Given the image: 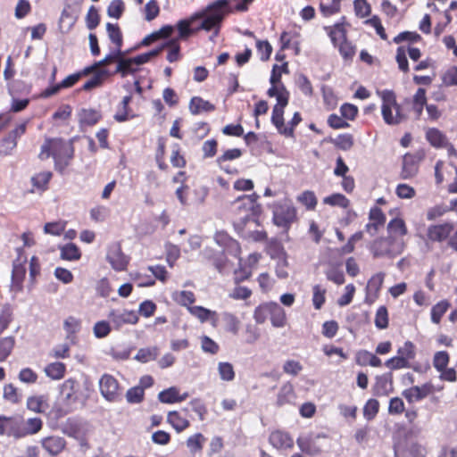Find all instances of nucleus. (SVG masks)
<instances>
[{"label":"nucleus","mask_w":457,"mask_h":457,"mask_svg":"<svg viewBox=\"0 0 457 457\" xmlns=\"http://www.w3.org/2000/svg\"><path fill=\"white\" fill-rule=\"evenodd\" d=\"M228 0H217L214 3L209 4L204 12L195 13L189 20L180 21L178 23L179 38H186L192 33L190 25L196 19H203V21L198 29L209 31L213 28L220 27V24L224 18V10L228 7Z\"/></svg>","instance_id":"obj_1"},{"label":"nucleus","mask_w":457,"mask_h":457,"mask_svg":"<svg viewBox=\"0 0 457 457\" xmlns=\"http://www.w3.org/2000/svg\"><path fill=\"white\" fill-rule=\"evenodd\" d=\"M72 155L73 148L70 142H65L62 139H52L42 145L39 157L46 159L49 156H53L55 168L59 171H62L68 166Z\"/></svg>","instance_id":"obj_2"},{"label":"nucleus","mask_w":457,"mask_h":457,"mask_svg":"<svg viewBox=\"0 0 457 457\" xmlns=\"http://www.w3.org/2000/svg\"><path fill=\"white\" fill-rule=\"evenodd\" d=\"M77 382L75 379L69 378L60 386V395L54 405V411L58 418L63 417L75 409L78 401Z\"/></svg>","instance_id":"obj_3"},{"label":"nucleus","mask_w":457,"mask_h":457,"mask_svg":"<svg viewBox=\"0 0 457 457\" xmlns=\"http://www.w3.org/2000/svg\"><path fill=\"white\" fill-rule=\"evenodd\" d=\"M377 94L382 100L381 113L387 125H398L405 120V115L402 112L395 94L392 90H378Z\"/></svg>","instance_id":"obj_4"},{"label":"nucleus","mask_w":457,"mask_h":457,"mask_svg":"<svg viewBox=\"0 0 457 457\" xmlns=\"http://www.w3.org/2000/svg\"><path fill=\"white\" fill-rule=\"evenodd\" d=\"M405 247L403 238L394 237H380L376 239L370 246L374 257L394 258L401 254Z\"/></svg>","instance_id":"obj_5"},{"label":"nucleus","mask_w":457,"mask_h":457,"mask_svg":"<svg viewBox=\"0 0 457 457\" xmlns=\"http://www.w3.org/2000/svg\"><path fill=\"white\" fill-rule=\"evenodd\" d=\"M27 256L24 254L23 250L21 248H18L17 257L12 263V281L10 285V291L13 297L23 290V281L27 271Z\"/></svg>","instance_id":"obj_6"},{"label":"nucleus","mask_w":457,"mask_h":457,"mask_svg":"<svg viewBox=\"0 0 457 457\" xmlns=\"http://www.w3.org/2000/svg\"><path fill=\"white\" fill-rule=\"evenodd\" d=\"M256 195L253 194L250 195H243L238 197L235 205L237 208V214L238 216V220L245 224L250 220H254L257 212L260 210V206L256 203Z\"/></svg>","instance_id":"obj_7"},{"label":"nucleus","mask_w":457,"mask_h":457,"mask_svg":"<svg viewBox=\"0 0 457 457\" xmlns=\"http://www.w3.org/2000/svg\"><path fill=\"white\" fill-rule=\"evenodd\" d=\"M295 220L296 210L291 203L285 201L275 204L273 221L276 226L287 230Z\"/></svg>","instance_id":"obj_8"},{"label":"nucleus","mask_w":457,"mask_h":457,"mask_svg":"<svg viewBox=\"0 0 457 457\" xmlns=\"http://www.w3.org/2000/svg\"><path fill=\"white\" fill-rule=\"evenodd\" d=\"M62 432L69 437L74 438L82 451L88 448L87 427L85 423L75 420H69L63 426Z\"/></svg>","instance_id":"obj_9"},{"label":"nucleus","mask_w":457,"mask_h":457,"mask_svg":"<svg viewBox=\"0 0 457 457\" xmlns=\"http://www.w3.org/2000/svg\"><path fill=\"white\" fill-rule=\"evenodd\" d=\"M287 95L283 93L278 96V104H277L272 110L271 121L277 128L278 131L286 136H293V128H287L284 123V108L287 105Z\"/></svg>","instance_id":"obj_10"},{"label":"nucleus","mask_w":457,"mask_h":457,"mask_svg":"<svg viewBox=\"0 0 457 457\" xmlns=\"http://www.w3.org/2000/svg\"><path fill=\"white\" fill-rule=\"evenodd\" d=\"M425 151L418 150L414 154H406L403 157L401 176L404 179L413 178L419 171L420 162L425 158Z\"/></svg>","instance_id":"obj_11"},{"label":"nucleus","mask_w":457,"mask_h":457,"mask_svg":"<svg viewBox=\"0 0 457 457\" xmlns=\"http://www.w3.org/2000/svg\"><path fill=\"white\" fill-rule=\"evenodd\" d=\"M325 434L301 436L296 439V444L299 449L311 456L318 455L322 451V446L319 444V439L326 438Z\"/></svg>","instance_id":"obj_12"},{"label":"nucleus","mask_w":457,"mask_h":457,"mask_svg":"<svg viewBox=\"0 0 457 457\" xmlns=\"http://www.w3.org/2000/svg\"><path fill=\"white\" fill-rule=\"evenodd\" d=\"M100 392L103 397L109 402H114L119 397V383L111 375L104 374L99 381Z\"/></svg>","instance_id":"obj_13"},{"label":"nucleus","mask_w":457,"mask_h":457,"mask_svg":"<svg viewBox=\"0 0 457 457\" xmlns=\"http://www.w3.org/2000/svg\"><path fill=\"white\" fill-rule=\"evenodd\" d=\"M108 318L117 328L124 324H136L138 320L137 312L128 310H112Z\"/></svg>","instance_id":"obj_14"},{"label":"nucleus","mask_w":457,"mask_h":457,"mask_svg":"<svg viewBox=\"0 0 457 457\" xmlns=\"http://www.w3.org/2000/svg\"><path fill=\"white\" fill-rule=\"evenodd\" d=\"M434 386L430 383H426L422 386H411L403 392V395L409 403L421 401L430 394L434 393Z\"/></svg>","instance_id":"obj_15"},{"label":"nucleus","mask_w":457,"mask_h":457,"mask_svg":"<svg viewBox=\"0 0 457 457\" xmlns=\"http://www.w3.org/2000/svg\"><path fill=\"white\" fill-rule=\"evenodd\" d=\"M269 442L278 450H290L294 446L292 436L288 433L281 430L271 432L269 436Z\"/></svg>","instance_id":"obj_16"},{"label":"nucleus","mask_w":457,"mask_h":457,"mask_svg":"<svg viewBox=\"0 0 457 457\" xmlns=\"http://www.w3.org/2000/svg\"><path fill=\"white\" fill-rule=\"evenodd\" d=\"M214 240L225 252L234 256H237L240 253L239 244L235 239L231 238L226 232H217L214 236Z\"/></svg>","instance_id":"obj_17"},{"label":"nucleus","mask_w":457,"mask_h":457,"mask_svg":"<svg viewBox=\"0 0 457 457\" xmlns=\"http://www.w3.org/2000/svg\"><path fill=\"white\" fill-rule=\"evenodd\" d=\"M188 312L202 323L210 321L213 328L218 326V314L215 311L195 305L188 307Z\"/></svg>","instance_id":"obj_18"},{"label":"nucleus","mask_w":457,"mask_h":457,"mask_svg":"<svg viewBox=\"0 0 457 457\" xmlns=\"http://www.w3.org/2000/svg\"><path fill=\"white\" fill-rule=\"evenodd\" d=\"M18 417L0 416V435L21 438Z\"/></svg>","instance_id":"obj_19"},{"label":"nucleus","mask_w":457,"mask_h":457,"mask_svg":"<svg viewBox=\"0 0 457 457\" xmlns=\"http://www.w3.org/2000/svg\"><path fill=\"white\" fill-rule=\"evenodd\" d=\"M385 278V273L384 272H378L373 275L368 281L367 287H366V302H369L370 303H373L378 295V292L383 285Z\"/></svg>","instance_id":"obj_20"},{"label":"nucleus","mask_w":457,"mask_h":457,"mask_svg":"<svg viewBox=\"0 0 457 457\" xmlns=\"http://www.w3.org/2000/svg\"><path fill=\"white\" fill-rule=\"evenodd\" d=\"M453 230L451 223L432 225L428 228V237L431 241L442 242L446 239Z\"/></svg>","instance_id":"obj_21"},{"label":"nucleus","mask_w":457,"mask_h":457,"mask_svg":"<svg viewBox=\"0 0 457 457\" xmlns=\"http://www.w3.org/2000/svg\"><path fill=\"white\" fill-rule=\"evenodd\" d=\"M106 258L115 270H123L128 263L126 256L122 253L119 245L110 247Z\"/></svg>","instance_id":"obj_22"},{"label":"nucleus","mask_w":457,"mask_h":457,"mask_svg":"<svg viewBox=\"0 0 457 457\" xmlns=\"http://www.w3.org/2000/svg\"><path fill=\"white\" fill-rule=\"evenodd\" d=\"M21 438L37 434L42 428V420L40 418H29L26 420L19 418Z\"/></svg>","instance_id":"obj_23"},{"label":"nucleus","mask_w":457,"mask_h":457,"mask_svg":"<svg viewBox=\"0 0 457 457\" xmlns=\"http://www.w3.org/2000/svg\"><path fill=\"white\" fill-rule=\"evenodd\" d=\"M43 448L51 455L59 454L65 447L66 442L60 436H48L42 439Z\"/></svg>","instance_id":"obj_24"},{"label":"nucleus","mask_w":457,"mask_h":457,"mask_svg":"<svg viewBox=\"0 0 457 457\" xmlns=\"http://www.w3.org/2000/svg\"><path fill=\"white\" fill-rule=\"evenodd\" d=\"M27 408L36 413L46 412L49 408L48 396L46 395H37L28 397Z\"/></svg>","instance_id":"obj_25"},{"label":"nucleus","mask_w":457,"mask_h":457,"mask_svg":"<svg viewBox=\"0 0 457 457\" xmlns=\"http://www.w3.org/2000/svg\"><path fill=\"white\" fill-rule=\"evenodd\" d=\"M269 314L271 324L275 328H282L286 323V312L284 309L276 302L268 303Z\"/></svg>","instance_id":"obj_26"},{"label":"nucleus","mask_w":457,"mask_h":457,"mask_svg":"<svg viewBox=\"0 0 457 457\" xmlns=\"http://www.w3.org/2000/svg\"><path fill=\"white\" fill-rule=\"evenodd\" d=\"M374 395L377 396H386L393 392V382L390 375L377 377L373 387Z\"/></svg>","instance_id":"obj_27"},{"label":"nucleus","mask_w":457,"mask_h":457,"mask_svg":"<svg viewBox=\"0 0 457 457\" xmlns=\"http://www.w3.org/2000/svg\"><path fill=\"white\" fill-rule=\"evenodd\" d=\"M188 396L187 393L179 395V391L177 387L171 386L159 393L158 399L164 403H180L186 400Z\"/></svg>","instance_id":"obj_28"},{"label":"nucleus","mask_w":457,"mask_h":457,"mask_svg":"<svg viewBox=\"0 0 457 457\" xmlns=\"http://www.w3.org/2000/svg\"><path fill=\"white\" fill-rule=\"evenodd\" d=\"M120 55H122L121 49H115L114 51L111 52L108 55H106L103 60L95 62L93 65L86 67L83 70L84 74H90L91 72L95 71L96 70H103V66H106L112 62H118V60L120 58Z\"/></svg>","instance_id":"obj_29"},{"label":"nucleus","mask_w":457,"mask_h":457,"mask_svg":"<svg viewBox=\"0 0 457 457\" xmlns=\"http://www.w3.org/2000/svg\"><path fill=\"white\" fill-rule=\"evenodd\" d=\"M370 222L366 225L367 231L373 236L377 233L378 227L382 226L386 220V217L379 208H372L370 212Z\"/></svg>","instance_id":"obj_30"},{"label":"nucleus","mask_w":457,"mask_h":457,"mask_svg":"<svg viewBox=\"0 0 457 457\" xmlns=\"http://www.w3.org/2000/svg\"><path fill=\"white\" fill-rule=\"evenodd\" d=\"M167 421L178 433L182 432L190 425L189 420L186 417L182 416L180 412L175 411L168 413Z\"/></svg>","instance_id":"obj_31"},{"label":"nucleus","mask_w":457,"mask_h":457,"mask_svg":"<svg viewBox=\"0 0 457 457\" xmlns=\"http://www.w3.org/2000/svg\"><path fill=\"white\" fill-rule=\"evenodd\" d=\"M215 109L214 105L210 102L204 100L199 96H194L191 98L189 104V110L192 114L196 115L201 112H209Z\"/></svg>","instance_id":"obj_32"},{"label":"nucleus","mask_w":457,"mask_h":457,"mask_svg":"<svg viewBox=\"0 0 457 457\" xmlns=\"http://www.w3.org/2000/svg\"><path fill=\"white\" fill-rule=\"evenodd\" d=\"M221 320L225 330L237 335L240 328V320L232 312H223L220 313Z\"/></svg>","instance_id":"obj_33"},{"label":"nucleus","mask_w":457,"mask_h":457,"mask_svg":"<svg viewBox=\"0 0 457 457\" xmlns=\"http://www.w3.org/2000/svg\"><path fill=\"white\" fill-rule=\"evenodd\" d=\"M387 232L389 237L403 238L407 234V228L402 219H393L387 225Z\"/></svg>","instance_id":"obj_34"},{"label":"nucleus","mask_w":457,"mask_h":457,"mask_svg":"<svg viewBox=\"0 0 457 457\" xmlns=\"http://www.w3.org/2000/svg\"><path fill=\"white\" fill-rule=\"evenodd\" d=\"M135 66L136 64L132 61V58H125L124 53L122 52V55H120L118 60L115 72L120 73L122 77H125L128 74H132L137 71Z\"/></svg>","instance_id":"obj_35"},{"label":"nucleus","mask_w":457,"mask_h":457,"mask_svg":"<svg viewBox=\"0 0 457 457\" xmlns=\"http://www.w3.org/2000/svg\"><path fill=\"white\" fill-rule=\"evenodd\" d=\"M295 399L294 386L291 383L284 384L278 392L277 404L282 406L286 403H292Z\"/></svg>","instance_id":"obj_36"},{"label":"nucleus","mask_w":457,"mask_h":457,"mask_svg":"<svg viewBox=\"0 0 457 457\" xmlns=\"http://www.w3.org/2000/svg\"><path fill=\"white\" fill-rule=\"evenodd\" d=\"M93 77L89 79L84 85V90H91L95 87H100L106 77L109 76L107 70H96L93 71Z\"/></svg>","instance_id":"obj_37"},{"label":"nucleus","mask_w":457,"mask_h":457,"mask_svg":"<svg viewBox=\"0 0 457 457\" xmlns=\"http://www.w3.org/2000/svg\"><path fill=\"white\" fill-rule=\"evenodd\" d=\"M426 138L434 147H443L446 144V137L445 135L435 128L428 129L427 130Z\"/></svg>","instance_id":"obj_38"},{"label":"nucleus","mask_w":457,"mask_h":457,"mask_svg":"<svg viewBox=\"0 0 457 457\" xmlns=\"http://www.w3.org/2000/svg\"><path fill=\"white\" fill-rule=\"evenodd\" d=\"M218 373L222 381L230 382L234 380L236 372L233 365L228 361H220L218 363Z\"/></svg>","instance_id":"obj_39"},{"label":"nucleus","mask_w":457,"mask_h":457,"mask_svg":"<svg viewBox=\"0 0 457 457\" xmlns=\"http://www.w3.org/2000/svg\"><path fill=\"white\" fill-rule=\"evenodd\" d=\"M172 299L182 306L192 307L195 302V296L191 291H176L172 294Z\"/></svg>","instance_id":"obj_40"},{"label":"nucleus","mask_w":457,"mask_h":457,"mask_svg":"<svg viewBox=\"0 0 457 457\" xmlns=\"http://www.w3.org/2000/svg\"><path fill=\"white\" fill-rule=\"evenodd\" d=\"M79 118L81 124L92 126L100 120L101 114L93 109H83L79 114Z\"/></svg>","instance_id":"obj_41"},{"label":"nucleus","mask_w":457,"mask_h":457,"mask_svg":"<svg viewBox=\"0 0 457 457\" xmlns=\"http://www.w3.org/2000/svg\"><path fill=\"white\" fill-rule=\"evenodd\" d=\"M65 365L62 362H53L45 368L46 375L54 380L61 379L65 373Z\"/></svg>","instance_id":"obj_42"},{"label":"nucleus","mask_w":457,"mask_h":457,"mask_svg":"<svg viewBox=\"0 0 457 457\" xmlns=\"http://www.w3.org/2000/svg\"><path fill=\"white\" fill-rule=\"evenodd\" d=\"M427 104L426 90L424 88H418L413 96V111L419 119L423 111V106Z\"/></svg>","instance_id":"obj_43"},{"label":"nucleus","mask_w":457,"mask_h":457,"mask_svg":"<svg viewBox=\"0 0 457 457\" xmlns=\"http://www.w3.org/2000/svg\"><path fill=\"white\" fill-rule=\"evenodd\" d=\"M80 251L76 245L72 243L66 244L61 247V257L67 261H77L80 258Z\"/></svg>","instance_id":"obj_44"},{"label":"nucleus","mask_w":457,"mask_h":457,"mask_svg":"<svg viewBox=\"0 0 457 457\" xmlns=\"http://www.w3.org/2000/svg\"><path fill=\"white\" fill-rule=\"evenodd\" d=\"M106 30L110 40L116 45V49H120L122 46V35L118 25L107 23Z\"/></svg>","instance_id":"obj_45"},{"label":"nucleus","mask_w":457,"mask_h":457,"mask_svg":"<svg viewBox=\"0 0 457 457\" xmlns=\"http://www.w3.org/2000/svg\"><path fill=\"white\" fill-rule=\"evenodd\" d=\"M323 204L331 206L347 208L349 206L350 201L344 195L337 193L324 197Z\"/></svg>","instance_id":"obj_46"},{"label":"nucleus","mask_w":457,"mask_h":457,"mask_svg":"<svg viewBox=\"0 0 457 457\" xmlns=\"http://www.w3.org/2000/svg\"><path fill=\"white\" fill-rule=\"evenodd\" d=\"M320 9L324 16L335 14L340 10V0H323L320 2Z\"/></svg>","instance_id":"obj_47"},{"label":"nucleus","mask_w":457,"mask_h":457,"mask_svg":"<svg viewBox=\"0 0 457 457\" xmlns=\"http://www.w3.org/2000/svg\"><path fill=\"white\" fill-rule=\"evenodd\" d=\"M159 355V349L156 346L142 348L140 349L137 355L136 359L141 362H147L149 361L155 360Z\"/></svg>","instance_id":"obj_48"},{"label":"nucleus","mask_w":457,"mask_h":457,"mask_svg":"<svg viewBox=\"0 0 457 457\" xmlns=\"http://www.w3.org/2000/svg\"><path fill=\"white\" fill-rule=\"evenodd\" d=\"M15 340L12 337L0 339V361H4L12 353Z\"/></svg>","instance_id":"obj_49"},{"label":"nucleus","mask_w":457,"mask_h":457,"mask_svg":"<svg viewBox=\"0 0 457 457\" xmlns=\"http://www.w3.org/2000/svg\"><path fill=\"white\" fill-rule=\"evenodd\" d=\"M449 303L446 301H441L434 305L431 309V320L432 322L438 324L443 315L448 310Z\"/></svg>","instance_id":"obj_50"},{"label":"nucleus","mask_w":457,"mask_h":457,"mask_svg":"<svg viewBox=\"0 0 457 457\" xmlns=\"http://www.w3.org/2000/svg\"><path fill=\"white\" fill-rule=\"evenodd\" d=\"M166 261L170 267H173L176 261L180 256V249L178 245L171 243L165 244Z\"/></svg>","instance_id":"obj_51"},{"label":"nucleus","mask_w":457,"mask_h":457,"mask_svg":"<svg viewBox=\"0 0 457 457\" xmlns=\"http://www.w3.org/2000/svg\"><path fill=\"white\" fill-rule=\"evenodd\" d=\"M268 253L272 259H280L286 257V253L282 245L276 239L270 241L268 245Z\"/></svg>","instance_id":"obj_52"},{"label":"nucleus","mask_w":457,"mask_h":457,"mask_svg":"<svg viewBox=\"0 0 457 457\" xmlns=\"http://www.w3.org/2000/svg\"><path fill=\"white\" fill-rule=\"evenodd\" d=\"M160 47H162L164 49L165 47H169L170 51L167 55V60L170 62H174L179 59V45L178 44L177 39H171L166 44H163Z\"/></svg>","instance_id":"obj_53"},{"label":"nucleus","mask_w":457,"mask_h":457,"mask_svg":"<svg viewBox=\"0 0 457 457\" xmlns=\"http://www.w3.org/2000/svg\"><path fill=\"white\" fill-rule=\"evenodd\" d=\"M325 274L328 280L334 282L337 285H342L345 282L344 271L338 267H330L326 270Z\"/></svg>","instance_id":"obj_54"},{"label":"nucleus","mask_w":457,"mask_h":457,"mask_svg":"<svg viewBox=\"0 0 457 457\" xmlns=\"http://www.w3.org/2000/svg\"><path fill=\"white\" fill-rule=\"evenodd\" d=\"M358 361L361 364L368 363L372 367H379L382 364L381 360L378 357L368 351H363L359 353Z\"/></svg>","instance_id":"obj_55"},{"label":"nucleus","mask_w":457,"mask_h":457,"mask_svg":"<svg viewBox=\"0 0 457 457\" xmlns=\"http://www.w3.org/2000/svg\"><path fill=\"white\" fill-rule=\"evenodd\" d=\"M312 303L316 310H320L325 303L326 289L320 285H315L312 288Z\"/></svg>","instance_id":"obj_56"},{"label":"nucleus","mask_w":457,"mask_h":457,"mask_svg":"<svg viewBox=\"0 0 457 457\" xmlns=\"http://www.w3.org/2000/svg\"><path fill=\"white\" fill-rule=\"evenodd\" d=\"M398 357L403 358L404 361H409L415 358V346L411 341H406L398 351Z\"/></svg>","instance_id":"obj_57"},{"label":"nucleus","mask_w":457,"mask_h":457,"mask_svg":"<svg viewBox=\"0 0 457 457\" xmlns=\"http://www.w3.org/2000/svg\"><path fill=\"white\" fill-rule=\"evenodd\" d=\"M297 200L308 210H313L317 205V198L312 191H304L297 196Z\"/></svg>","instance_id":"obj_58"},{"label":"nucleus","mask_w":457,"mask_h":457,"mask_svg":"<svg viewBox=\"0 0 457 457\" xmlns=\"http://www.w3.org/2000/svg\"><path fill=\"white\" fill-rule=\"evenodd\" d=\"M296 86L307 96H312L313 89L311 81L303 74H299L295 80Z\"/></svg>","instance_id":"obj_59"},{"label":"nucleus","mask_w":457,"mask_h":457,"mask_svg":"<svg viewBox=\"0 0 457 457\" xmlns=\"http://www.w3.org/2000/svg\"><path fill=\"white\" fill-rule=\"evenodd\" d=\"M204 437L201 433L195 434L189 436L187 440V446L192 453L200 451L203 448Z\"/></svg>","instance_id":"obj_60"},{"label":"nucleus","mask_w":457,"mask_h":457,"mask_svg":"<svg viewBox=\"0 0 457 457\" xmlns=\"http://www.w3.org/2000/svg\"><path fill=\"white\" fill-rule=\"evenodd\" d=\"M375 325L378 328L384 329L388 326V314L385 306H380L375 316Z\"/></svg>","instance_id":"obj_61"},{"label":"nucleus","mask_w":457,"mask_h":457,"mask_svg":"<svg viewBox=\"0 0 457 457\" xmlns=\"http://www.w3.org/2000/svg\"><path fill=\"white\" fill-rule=\"evenodd\" d=\"M252 295V291L245 287L237 286L228 294L234 300H246Z\"/></svg>","instance_id":"obj_62"},{"label":"nucleus","mask_w":457,"mask_h":457,"mask_svg":"<svg viewBox=\"0 0 457 457\" xmlns=\"http://www.w3.org/2000/svg\"><path fill=\"white\" fill-rule=\"evenodd\" d=\"M449 363V354L445 351H440L435 353L433 365L438 371L443 370Z\"/></svg>","instance_id":"obj_63"},{"label":"nucleus","mask_w":457,"mask_h":457,"mask_svg":"<svg viewBox=\"0 0 457 457\" xmlns=\"http://www.w3.org/2000/svg\"><path fill=\"white\" fill-rule=\"evenodd\" d=\"M124 11V3L122 0H113L107 8V14L115 19H119Z\"/></svg>","instance_id":"obj_64"}]
</instances>
